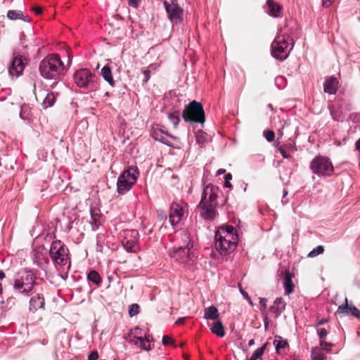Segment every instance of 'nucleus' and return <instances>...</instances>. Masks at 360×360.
Masks as SVG:
<instances>
[{
  "instance_id": "nucleus-35",
  "label": "nucleus",
  "mask_w": 360,
  "mask_h": 360,
  "mask_svg": "<svg viewBox=\"0 0 360 360\" xmlns=\"http://www.w3.org/2000/svg\"><path fill=\"white\" fill-rule=\"evenodd\" d=\"M235 229L232 226H226L225 228H222L221 231H217L216 233H221L224 236H226V234L229 235H234L233 231Z\"/></svg>"
},
{
  "instance_id": "nucleus-8",
  "label": "nucleus",
  "mask_w": 360,
  "mask_h": 360,
  "mask_svg": "<svg viewBox=\"0 0 360 360\" xmlns=\"http://www.w3.org/2000/svg\"><path fill=\"white\" fill-rule=\"evenodd\" d=\"M68 249L60 240H55L51 243L50 256L58 265L65 266L69 261Z\"/></svg>"
},
{
  "instance_id": "nucleus-43",
  "label": "nucleus",
  "mask_w": 360,
  "mask_h": 360,
  "mask_svg": "<svg viewBox=\"0 0 360 360\" xmlns=\"http://www.w3.org/2000/svg\"><path fill=\"white\" fill-rule=\"evenodd\" d=\"M129 6L133 8H138L140 6L141 0H127Z\"/></svg>"
},
{
  "instance_id": "nucleus-22",
  "label": "nucleus",
  "mask_w": 360,
  "mask_h": 360,
  "mask_svg": "<svg viewBox=\"0 0 360 360\" xmlns=\"http://www.w3.org/2000/svg\"><path fill=\"white\" fill-rule=\"evenodd\" d=\"M283 284L286 295H289L293 292L294 285L292 281V274L289 271H285Z\"/></svg>"
},
{
  "instance_id": "nucleus-60",
  "label": "nucleus",
  "mask_w": 360,
  "mask_h": 360,
  "mask_svg": "<svg viewBox=\"0 0 360 360\" xmlns=\"http://www.w3.org/2000/svg\"><path fill=\"white\" fill-rule=\"evenodd\" d=\"M283 127H284V125H283V126H282V127H281V129H280L278 130V134L279 137H282V136H283Z\"/></svg>"
},
{
  "instance_id": "nucleus-3",
  "label": "nucleus",
  "mask_w": 360,
  "mask_h": 360,
  "mask_svg": "<svg viewBox=\"0 0 360 360\" xmlns=\"http://www.w3.org/2000/svg\"><path fill=\"white\" fill-rule=\"evenodd\" d=\"M309 168L313 174L320 178L329 177L334 173V167L330 159L321 155H318L311 161Z\"/></svg>"
},
{
  "instance_id": "nucleus-39",
  "label": "nucleus",
  "mask_w": 360,
  "mask_h": 360,
  "mask_svg": "<svg viewBox=\"0 0 360 360\" xmlns=\"http://www.w3.org/2000/svg\"><path fill=\"white\" fill-rule=\"evenodd\" d=\"M278 144H279V143L278 142L276 144V146L278 148V150H279V152L282 155L283 158H286V159L290 158L291 156H290V155L288 153L286 152V150L285 149V148L283 146H278Z\"/></svg>"
},
{
  "instance_id": "nucleus-34",
  "label": "nucleus",
  "mask_w": 360,
  "mask_h": 360,
  "mask_svg": "<svg viewBox=\"0 0 360 360\" xmlns=\"http://www.w3.org/2000/svg\"><path fill=\"white\" fill-rule=\"evenodd\" d=\"M124 338L128 342L139 347V345L141 343L142 337L127 335Z\"/></svg>"
},
{
  "instance_id": "nucleus-59",
  "label": "nucleus",
  "mask_w": 360,
  "mask_h": 360,
  "mask_svg": "<svg viewBox=\"0 0 360 360\" xmlns=\"http://www.w3.org/2000/svg\"><path fill=\"white\" fill-rule=\"evenodd\" d=\"M224 186L227 188H231L232 187L231 184L229 182V181H225Z\"/></svg>"
},
{
  "instance_id": "nucleus-25",
  "label": "nucleus",
  "mask_w": 360,
  "mask_h": 360,
  "mask_svg": "<svg viewBox=\"0 0 360 360\" xmlns=\"http://www.w3.org/2000/svg\"><path fill=\"white\" fill-rule=\"evenodd\" d=\"M7 17L10 20H17V19H22L24 21L28 22L30 20L27 18L28 16L25 15L22 12L20 11H14V10H10L7 13Z\"/></svg>"
},
{
  "instance_id": "nucleus-2",
  "label": "nucleus",
  "mask_w": 360,
  "mask_h": 360,
  "mask_svg": "<svg viewBox=\"0 0 360 360\" xmlns=\"http://www.w3.org/2000/svg\"><path fill=\"white\" fill-rule=\"evenodd\" d=\"M180 235L184 245L174 250L170 256L179 263L191 264V262H193L195 256L193 253L191 252L193 243L190 238V234L184 231L180 233Z\"/></svg>"
},
{
  "instance_id": "nucleus-44",
  "label": "nucleus",
  "mask_w": 360,
  "mask_h": 360,
  "mask_svg": "<svg viewBox=\"0 0 360 360\" xmlns=\"http://www.w3.org/2000/svg\"><path fill=\"white\" fill-rule=\"evenodd\" d=\"M143 74L144 75L143 81L144 83H146L150 77V71L149 70H143Z\"/></svg>"
},
{
  "instance_id": "nucleus-63",
  "label": "nucleus",
  "mask_w": 360,
  "mask_h": 360,
  "mask_svg": "<svg viewBox=\"0 0 360 360\" xmlns=\"http://www.w3.org/2000/svg\"><path fill=\"white\" fill-rule=\"evenodd\" d=\"M327 321H327V319H322L321 320H320V321H319V323H318V324H319V325H322V324L326 323Z\"/></svg>"
},
{
  "instance_id": "nucleus-20",
  "label": "nucleus",
  "mask_w": 360,
  "mask_h": 360,
  "mask_svg": "<svg viewBox=\"0 0 360 360\" xmlns=\"http://www.w3.org/2000/svg\"><path fill=\"white\" fill-rule=\"evenodd\" d=\"M44 298L42 295L37 294L36 296L32 297L30 300V311L35 312L39 309L44 308Z\"/></svg>"
},
{
  "instance_id": "nucleus-26",
  "label": "nucleus",
  "mask_w": 360,
  "mask_h": 360,
  "mask_svg": "<svg viewBox=\"0 0 360 360\" xmlns=\"http://www.w3.org/2000/svg\"><path fill=\"white\" fill-rule=\"evenodd\" d=\"M212 332L217 336L222 338L225 335L224 326L220 321H217L214 323L211 328Z\"/></svg>"
},
{
  "instance_id": "nucleus-33",
  "label": "nucleus",
  "mask_w": 360,
  "mask_h": 360,
  "mask_svg": "<svg viewBox=\"0 0 360 360\" xmlns=\"http://www.w3.org/2000/svg\"><path fill=\"white\" fill-rule=\"evenodd\" d=\"M324 248L323 245H318L316 248L313 249L307 255L308 257H314L324 252Z\"/></svg>"
},
{
  "instance_id": "nucleus-5",
  "label": "nucleus",
  "mask_w": 360,
  "mask_h": 360,
  "mask_svg": "<svg viewBox=\"0 0 360 360\" xmlns=\"http://www.w3.org/2000/svg\"><path fill=\"white\" fill-rule=\"evenodd\" d=\"M293 39L290 37H285L284 35L278 36L271 44V54L276 59L283 60L289 55L292 49L290 46Z\"/></svg>"
},
{
  "instance_id": "nucleus-53",
  "label": "nucleus",
  "mask_w": 360,
  "mask_h": 360,
  "mask_svg": "<svg viewBox=\"0 0 360 360\" xmlns=\"http://www.w3.org/2000/svg\"><path fill=\"white\" fill-rule=\"evenodd\" d=\"M266 302H267V300L266 298H260L259 304L264 308H265L266 307Z\"/></svg>"
},
{
  "instance_id": "nucleus-42",
  "label": "nucleus",
  "mask_w": 360,
  "mask_h": 360,
  "mask_svg": "<svg viewBox=\"0 0 360 360\" xmlns=\"http://www.w3.org/2000/svg\"><path fill=\"white\" fill-rule=\"evenodd\" d=\"M128 335L131 336H136V337H141V329L138 327L134 328L131 330L130 333L128 334Z\"/></svg>"
},
{
  "instance_id": "nucleus-47",
  "label": "nucleus",
  "mask_w": 360,
  "mask_h": 360,
  "mask_svg": "<svg viewBox=\"0 0 360 360\" xmlns=\"http://www.w3.org/2000/svg\"><path fill=\"white\" fill-rule=\"evenodd\" d=\"M6 303L7 305L9 306V308H11L15 304V298L13 296L8 297L6 300Z\"/></svg>"
},
{
  "instance_id": "nucleus-14",
  "label": "nucleus",
  "mask_w": 360,
  "mask_h": 360,
  "mask_svg": "<svg viewBox=\"0 0 360 360\" xmlns=\"http://www.w3.org/2000/svg\"><path fill=\"white\" fill-rule=\"evenodd\" d=\"M216 208L217 206L203 200H200L198 206L200 217L205 220H213L216 217Z\"/></svg>"
},
{
  "instance_id": "nucleus-41",
  "label": "nucleus",
  "mask_w": 360,
  "mask_h": 360,
  "mask_svg": "<svg viewBox=\"0 0 360 360\" xmlns=\"http://www.w3.org/2000/svg\"><path fill=\"white\" fill-rule=\"evenodd\" d=\"M139 347L146 351L151 349L150 344H148L143 338L141 339V343L139 345Z\"/></svg>"
},
{
  "instance_id": "nucleus-10",
  "label": "nucleus",
  "mask_w": 360,
  "mask_h": 360,
  "mask_svg": "<svg viewBox=\"0 0 360 360\" xmlns=\"http://www.w3.org/2000/svg\"><path fill=\"white\" fill-rule=\"evenodd\" d=\"M163 4L168 15V18L172 22L179 23L182 22L184 11L176 0H172L170 3L164 1Z\"/></svg>"
},
{
  "instance_id": "nucleus-32",
  "label": "nucleus",
  "mask_w": 360,
  "mask_h": 360,
  "mask_svg": "<svg viewBox=\"0 0 360 360\" xmlns=\"http://www.w3.org/2000/svg\"><path fill=\"white\" fill-rule=\"evenodd\" d=\"M55 103V96L53 93L48 94L44 100V105L45 108L51 107Z\"/></svg>"
},
{
  "instance_id": "nucleus-24",
  "label": "nucleus",
  "mask_w": 360,
  "mask_h": 360,
  "mask_svg": "<svg viewBox=\"0 0 360 360\" xmlns=\"http://www.w3.org/2000/svg\"><path fill=\"white\" fill-rule=\"evenodd\" d=\"M219 316L218 309L214 306H210L205 309L204 317L206 319L214 320Z\"/></svg>"
},
{
  "instance_id": "nucleus-52",
  "label": "nucleus",
  "mask_w": 360,
  "mask_h": 360,
  "mask_svg": "<svg viewBox=\"0 0 360 360\" xmlns=\"http://www.w3.org/2000/svg\"><path fill=\"white\" fill-rule=\"evenodd\" d=\"M320 345L323 347V349H324L327 351H329L330 348H328V347H330L332 345L330 343L326 342L324 340V343L323 345Z\"/></svg>"
},
{
  "instance_id": "nucleus-37",
  "label": "nucleus",
  "mask_w": 360,
  "mask_h": 360,
  "mask_svg": "<svg viewBox=\"0 0 360 360\" xmlns=\"http://www.w3.org/2000/svg\"><path fill=\"white\" fill-rule=\"evenodd\" d=\"M317 333L320 339V345H323L324 343L325 338L328 335V331L325 328H319L317 329Z\"/></svg>"
},
{
  "instance_id": "nucleus-40",
  "label": "nucleus",
  "mask_w": 360,
  "mask_h": 360,
  "mask_svg": "<svg viewBox=\"0 0 360 360\" xmlns=\"http://www.w3.org/2000/svg\"><path fill=\"white\" fill-rule=\"evenodd\" d=\"M162 342L164 345H174V340L168 335H164L162 337Z\"/></svg>"
},
{
  "instance_id": "nucleus-45",
  "label": "nucleus",
  "mask_w": 360,
  "mask_h": 360,
  "mask_svg": "<svg viewBox=\"0 0 360 360\" xmlns=\"http://www.w3.org/2000/svg\"><path fill=\"white\" fill-rule=\"evenodd\" d=\"M155 139L156 140H158L159 141L168 145L167 140L162 135L159 136V134L158 132H155Z\"/></svg>"
},
{
  "instance_id": "nucleus-19",
  "label": "nucleus",
  "mask_w": 360,
  "mask_h": 360,
  "mask_svg": "<svg viewBox=\"0 0 360 360\" xmlns=\"http://www.w3.org/2000/svg\"><path fill=\"white\" fill-rule=\"evenodd\" d=\"M338 314H349L351 313L354 316L360 319V310L355 306L348 304L347 298L345 299V304L340 305L337 310Z\"/></svg>"
},
{
  "instance_id": "nucleus-62",
  "label": "nucleus",
  "mask_w": 360,
  "mask_h": 360,
  "mask_svg": "<svg viewBox=\"0 0 360 360\" xmlns=\"http://www.w3.org/2000/svg\"><path fill=\"white\" fill-rule=\"evenodd\" d=\"M5 277H6L5 273L3 271L0 270V279L2 280Z\"/></svg>"
},
{
  "instance_id": "nucleus-18",
  "label": "nucleus",
  "mask_w": 360,
  "mask_h": 360,
  "mask_svg": "<svg viewBox=\"0 0 360 360\" xmlns=\"http://www.w3.org/2000/svg\"><path fill=\"white\" fill-rule=\"evenodd\" d=\"M266 12L267 13L274 18L281 16L282 11V6L274 0H266Z\"/></svg>"
},
{
  "instance_id": "nucleus-48",
  "label": "nucleus",
  "mask_w": 360,
  "mask_h": 360,
  "mask_svg": "<svg viewBox=\"0 0 360 360\" xmlns=\"http://www.w3.org/2000/svg\"><path fill=\"white\" fill-rule=\"evenodd\" d=\"M334 0H322V5L325 8H328L331 6Z\"/></svg>"
},
{
  "instance_id": "nucleus-61",
  "label": "nucleus",
  "mask_w": 360,
  "mask_h": 360,
  "mask_svg": "<svg viewBox=\"0 0 360 360\" xmlns=\"http://www.w3.org/2000/svg\"><path fill=\"white\" fill-rule=\"evenodd\" d=\"M356 148L360 151V139L356 142Z\"/></svg>"
},
{
  "instance_id": "nucleus-64",
  "label": "nucleus",
  "mask_w": 360,
  "mask_h": 360,
  "mask_svg": "<svg viewBox=\"0 0 360 360\" xmlns=\"http://www.w3.org/2000/svg\"><path fill=\"white\" fill-rule=\"evenodd\" d=\"M72 56H70L69 53H68V65H70L71 62H72Z\"/></svg>"
},
{
  "instance_id": "nucleus-56",
  "label": "nucleus",
  "mask_w": 360,
  "mask_h": 360,
  "mask_svg": "<svg viewBox=\"0 0 360 360\" xmlns=\"http://www.w3.org/2000/svg\"><path fill=\"white\" fill-rule=\"evenodd\" d=\"M148 344H149L150 340L152 339L151 335H145L144 338H143Z\"/></svg>"
},
{
  "instance_id": "nucleus-31",
  "label": "nucleus",
  "mask_w": 360,
  "mask_h": 360,
  "mask_svg": "<svg viewBox=\"0 0 360 360\" xmlns=\"http://www.w3.org/2000/svg\"><path fill=\"white\" fill-rule=\"evenodd\" d=\"M168 119L174 124V127H176L180 122L179 111H174L172 113H169L168 115Z\"/></svg>"
},
{
  "instance_id": "nucleus-6",
  "label": "nucleus",
  "mask_w": 360,
  "mask_h": 360,
  "mask_svg": "<svg viewBox=\"0 0 360 360\" xmlns=\"http://www.w3.org/2000/svg\"><path fill=\"white\" fill-rule=\"evenodd\" d=\"M35 280L36 277L32 272L25 271L20 277L15 279L13 288L19 293L30 296L36 284Z\"/></svg>"
},
{
  "instance_id": "nucleus-23",
  "label": "nucleus",
  "mask_w": 360,
  "mask_h": 360,
  "mask_svg": "<svg viewBox=\"0 0 360 360\" xmlns=\"http://www.w3.org/2000/svg\"><path fill=\"white\" fill-rule=\"evenodd\" d=\"M101 75L103 79L108 82V84L114 86L115 81L112 77V71L108 65H105L101 70Z\"/></svg>"
},
{
  "instance_id": "nucleus-1",
  "label": "nucleus",
  "mask_w": 360,
  "mask_h": 360,
  "mask_svg": "<svg viewBox=\"0 0 360 360\" xmlns=\"http://www.w3.org/2000/svg\"><path fill=\"white\" fill-rule=\"evenodd\" d=\"M41 75L47 79H58L65 73L66 68L57 53L46 56L39 67Z\"/></svg>"
},
{
  "instance_id": "nucleus-17",
  "label": "nucleus",
  "mask_w": 360,
  "mask_h": 360,
  "mask_svg": "<svg viewBox=\"0 0 360 360\" xmlns=\"http://www.w3.org/2000/svg\"><path fill=\"white\" fill-rule=\"evenodd\" d=\"M339 89V81L334 76L328 77L323 84V91L328 94H335Z\"/></svg>"
},
{
  "instance_id": "nucleus-55",
  "label": "nucleus",
  "mask_w": 360,
  "mask_h": 360,
  "mask_svg": "<svg viewBox=\"0 0 360 360\" xmlns=\"http://www.w3.org/2000/svg\"><path fill=\"white\" fill-rule=\"evenodd\" d=\"M185 321H186V318L185 317L179 318L176 321V323L178 324V325H182V324H184L185 323Z\"/></svg>"
},
{
  "instance_id": "nucleus-46",
  "label": "nucleus",
  "mask_w": 360,
  "mask_h": 360,
  "mask_svg": "<svg viewBox=\"0 0 360 360\" xmlns=\"http://www.w3.org/2000/svg\"><path fill=\"white\" fill-rule=\"evenodd\" d=\"M98 358V353L97 351L94 350L88 356L89 360H97Z\"/></svg>"
},
{
  "instance_id": "nucleus-16",
  "label": "nucleus",
  "mask_w": 360,
  "mask_h": 360,
  "mask_svg": "<svg viewBox=\"0 0 360 360\" xmlns=\"http://www.w3.org/2000/svg\"><path fill=\"white\" fill-rule=\"evenodd\" d=\"M219 192V189L217 186L209 184L205 187L202 191L201 200L207 201L208 203L217 206V199Z\"/></svg>"
},
{
  "instance_id": "nucleus-9",
  "label": "nucleus",
  "mask_w": 360,
  "mask_h": 360,
  "mask_svg": "<svg viewBox=\"0 0 360 360\" xmlns=\"http://www.w3.org/2000/svg\"><path fill=\"white\" fill-rule=\"evenodd\" d=\"M215 238V247L221 254H226L236 248L238 243L236 235L226 234V236H224L221 233H216Z\"/></svg>"
},
{
  "instance_id": "nucleus-50",
  "label": "nucleus",
  "mask_w": 360,
  "mask_h": 360,
  "mask_svg": "<svg viewBox=\"0 0 360 360\" xmlns=\"http://www.w3.org/2000/svg\"><path fill=\"white\" fill-rule=\"evenodd\" d=\"M285 148L290 149V150H296V147L295 143H289L283 146Z\"/></svg>"
},
{
  "instance_id": "nucleus-58",
  "label": "nucleus",
  "mask_w": 360,
  "mask_h": 360,
  "mask_svg": "<svg viewBox=\"0 0 360 360\" xmlns=\"http://www.w3.org/2000/svg\"><path fill=\"white\" fill-rule=\"evenodd\" d=\"M232 179V175L231 173H228L225 175V181H230Z\"/></svg>"
},
{
  "instance_id": "nucleus-27",
  "label": "nucleus",
  "mask_w": 360,
  "mask_h": 360,
  "mask_svg": "<svg viewBox=\"0 0 360 360\" xmlns=\"http://www.w3.org/2000/svg\"><path fill=\"white\" fill-rule=\"evenodd\" d=\"M87 278L96 285H99L102 281L100 274L95 270H91L89 272Z\"/></svg>"
},
{
  "instance_id": "nucleus-13",
  "label": "nucleus",
  "mask_w": 360,
  "mask_h": 360,
  "mask_svg": "<svg viewBox=\"0 0 360 360\" xmlns=\"http://www.w3.org/2000/svg\"><path fill=\"white\" fill-rule=\"evenodd\" d=\"M94 77L91 71L86 68L76 71L74 75L75 82L79 87L94 86L93 84Z\"/></svg>"
},
{
  "instance_id": "nucleus-38",
  "label": "nucleus",
  "mask_w": 360,
  "mask_h": 360,
  "mask_svg": "<svg viewBox=\"0 0 360 360\" xmlns=\"http://www.w3.org/2000/svg\"><path fill=\"white\" fill-rule=\"evenodd\" d=\"M263 134L269 142H272L275 139V134L271 130H264Z\"/></svg>"
},
{
  "instance_id": "nucleus-54",
  "label": "nucleus",
  "mask_w": 360,
  "mask_h": 360,
  "mask_svg": "<svg viewBox=\"0 0 360 360\" xmlns=\"http://www.w3.org/2000/svg\"><path fill=\"white\" fill-rule=\"evenodd\" d=\"M33 11L37 15H39L42 13V9L41 7H34L33 8Z\"/></svg>"
},
{
  "instance_id": "nucleus-21",
  "label": "nucleus",
  "mask_w": 360,
  "mask_h": 360,
  "mask_svg": "<svg viewBox=\"0 0 360 360\" xmlns=\"http://www.w3.org/2000/svg\"><path fill=\"white\" fill-rule=\"evenodd\" d=\"M285 303L283 298L278 297L275 300L274 304L270 307V311L275 314V317H278L285 310Z\"/></svg>"
},
{
  "instance_id": "nucleus-30",
  "label": "nucleus",
  "mask_w": 360,
  "mask_h": 360,
  "mask_svg": "<svg viewBox=\"0 0 360 360\" xmlns=\"http://www.w3.org/2000/svg\"><path fill=\"white\" fill-rule=\"evenodd\" d=\"M280 340L275 339L274 341V345L276 347V350L278 354L281 353V349H284L288 345L287 340H281V337H278Z\"/></svg>"
},
{
  "instance_id": "nucleus-36",
  "label": "nucleus",
  "mask_w": 360,
  "mask_h": 360,
  "mask_svg": "<svg viewBox=\"0 0 360 360\" xmlns=\"http://www.w3.org/2000/svg\"><path fill=\"white\" fill-rule=\"evenodd\" d=\"M139 313V306L137 304H133L129 307V314L131 317L137 315Z\"/></svg>"
},
{
  "instance_id": "nucleus-4",
  "label": "nucleus",
  "mask_w": 360,
  "mask_h": 360,
  "mask_svg": "<svg viewBox=\"0 0 360 360\" xmlns=\"http://www.w3.org/2000/svg\"><path fill=\"white\" fill-rule=\"evenodd\" d=\"M182 117L186 122L203 124L205 122V114L202 105L196 101L190 102L186 105Z\"/></svg>"
},
{
  "instance_id": "nucleus-12",
  "label": "nucleus",
  "mask_w": 360,
  "mask_h": 360,
  "mask_svg": "<svg viewBox=\"0 0 360 360\" xmlns=\"http://www.w3.org/2000/svg\"><path fill=\"white\" fill-rule=\"evenodd\" d=\"M188 205L184 201L174 202L170 207L169 221L172 226L179 224L183 219Z\"/></svg>"
},
{
  "instance_id": "nucleus-15",
  "label": "nucleus",
  "mask_w": 360,
  "mask_h": 360,
  "mask_svg": "<svg viewBox=\"0 0 360 360\" xmlns=\"http://www.w3.org/2000/svg\"><path fill=\"white\" fill-rule=\"evenodd\" d=\"M25 60L21 56H16L13 58L8 68V73L11 77L16 78L22 74L25 65L24 60Z\"/></svg>"
},
{
  "instance_id": "nucleus-11",
  "label": "nucleus",
  "mask_w": 360,
  "mask_h": 360,
  "mask_svg": "<svg viewBox=\"0 0 360 360\" xmlns=\"http://www.w3.org/2000/svg\"><path fill=\"white\" fill-rule=\"evenodd\" d=\"M139 234L136 230H124L122 233V243L128 252H136L138 249Z\"/></svg>"
},
{
  "instance_id": "nucleus-7",
  "label": "nucleus",
  "mask_w": 360,
  "mask_h": 360,
  "mask_svg": "<svg viewBox=\"0 0 360 360\" xmlns=\"http://www.w3.org/2000/svg\"><path fill=\"white\" fill-rule=\"evenodd\" d=\"M138 172L136 168L130 167L124 170L119 176L117 186V192L120 194H124L129 191L132 186L136 183Z\"/></svg>"
},
{
  "instance_id": "nucleus-28",
  "label": "nucleus",
  "mask_w": 360,
  "mask_h": 360,
  "mask_svg": "<svg viewBox=\"0 0 360 360\" xmlns=\"http://www.w3.org/2000/svg\"><path fill=\"white\" fill-rule=\"evenodd\" d=\"M268 343L266 342L265 344H264L261 347L257 349L252 354V355L251 356V357L250 359H248V360H257L259 359H261L266 348V346H267ZM260 360H262V359H260Z\"/></svg>"
},
{
  "instance_id": "nucleus-51",
  "label": "nucleus",
  "mask_w": 360,
  "mask_h": 360,
  "mask_svg": "<svg viewBox=\"0 0 360 360\" xmlns=\"http://www.w3.org/2000/svg\"><path fill=\"white\" fill-rule=\"evenodd\" d=\"M196 138H197V141L199 143L203 142L205 140L204 134L202 132H200V134L198 133Z\"/></svg>"
},
{
  "instance_id": "nucleus-49",
  "label": "nucleus",
  "mask_w": 360,
  "mask_h": 360,
  "mask_svg": "<svg viewBox=\"0 0 360 360\" xmlns=\"http://www.w3.org/2000/svg\"><path fill=\"white\" fill-rule=\"evenodd\" d=\"M157 214H158V217L159 218L160 220L166 219L167 215L164 212L158 211Z\"/></svg>"
},
{
  "instance_id": "nucleus-29",
  "label": "nucleus",
  "mask_w": 360,
  "mask_h": 360,
  "mask_svg": "<svg viewBox=\"0 0 360 360\" xmlns=\"http://www.w3.org/2000/svg\"><path fill=\"white\" fill-rule=\"evenodd\" d=\"M312 360H326V355L319 348H314L311 351Z\"/></svg>"
},
{
  "instance_id": "nucleus-57",
  "label": "nucleus",
  "mask_w": 360,
  "mask_h": 360,
  "mask_svg": "<svg viewBox=\"0 0 360 360\" xmlns=\"http://www.w3.org/2000/svg\"><path fill=\"white\" fill-rule=\"evenodd\" d=\"M240 290L241 292V293L243 294V295L244 296V297H245L246 299H250L249 296H248V294L245 292L241 288H240Z\"/></svg>"
}]
</instances>
